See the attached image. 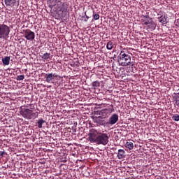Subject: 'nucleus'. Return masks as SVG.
Instances as JSON below:
<instances>
[{"label":"nucleus","instance_id":"2f4dec72","mask_svg":"<svg viewBox=\"0 0 179 179\" xmlns=\"http://www.w3.org/2000/svg\"><path fill=\"white\" fill-rule=\"evenodd\" d=\"M99 48V46H98V48Z\"/></svg>","mask_w":179,"mask_h":179},{"label":"nucleus","instance_id":"4be33fe9","mask_svg":"<svg viewBox=\"0 0 179 179\" xmlns=\"http://www.w3.org/2000/svg\"><path fill=\"white\" fill-rule=\"evenodd\" d=\"M143 22L145 23V22H148V20H152V18L149 17L148 15L144 16V20H142Z\"/></svg>","mask_w":179,"mask_h":179},{"label":"nucleus","instance_id":"c85d7f7f","mask_svg":"<svg viewBox=\"0 0 179 179\" xmlns=\"http://www.w3.org/2000/svg\"><path fill=\"white\" fill-rule=\"evenodd\" d=\"M83 48H85V47H86V46L83 45Z\"/></svg>","mask_w":179,"mask_h":179},{"label":"nucleus","instance_id":"a211bd4d","mask_svg":"<svg viewBox=\"0 0 179 179\" xmlns=\"http://www.w3.org/2000/svg\"><path fill=\"white\" fill-rule=\"evenodd\" d=\"M125 148H127L129 150H132L134 149V143L131 141H127L125 143Z\"/></svg>","mask_w":179,"mask_h":179},{"label":"nucleus","instance_id":"6e6552de","mask_svg":"<svg viewBox=\"0 0 179 179\" xmlns=\"http://www.w3.org/2000/svg\"><path fill=\"white\" fill-rule=\"evenodd\" d=\"M23 31L25 38H27V40H30L31 41H33V40L36 37V34H34V32L30 29H25Z\"/></svg>","mask_w":179,"mask_h":179},{"label":"nucleus","instance_id":"c756f323","mask_svg":"<svg viewBox=\"0 0 179 179\" xmlns=\"http://www.w3.org/2000/svg\"><path fill=\"white\" fill-rule=\"evenodd\" d=\"M3 155V152L1 153V156Z\"/></svg>","mask_w":179,"mask_h":179},{"label":"nucleus","instance_id":"aec40b11","mask_svg":"<svg viewBox=\"0 0 179 179\" xmlns=\"http://www.w3.org/2000/svg\"><path fill=\"white\" fill-rule=\"evenodd\" d=\"M172 120H173V121L178 122V121H179V115H178V114H174V115H173V116H172Z\"/></svg>","mask_w":179,"mask_h":179},{"label":"nucleus","instance_id":"5701e85b","mask_svg":"<svg viewBox=\"0 0 179 179\" xmlns=\"http://www.w3.org/2000/svg\"><path fill=\"white\" fill-rule=\"evenodd\" d=\"M24 75L17 76L16 78L17 80H24Z\"/></svg>","mask_w":179,"mask_h":179},{"label":"nucleus","instance_id":"4468645a","mask_svg":"<svg viewBox=\"0 0 179 179\" xmlns=\"http://www.w3.org/2000/svg\"><path fill=\"white\" fill-rule=\"evenodd\" d=\"M126 156L127 155H126L125 150L122 149L118 150L117 155V159H119L120 160H122V159H125Z\"/></svg>","mask_w":179,"mask_h":179},{"label":"nucleus","instance_id":"b1692460","mask_svg":"<svg viewBox=\"0 0 179 179\" xmlns=\"http://www.w3.org/2000/svg\"><path fill=\"white\" fill-rule=\"evenodd\" d=\"M93 17L94 19V20H99V19H100V15L96 13L93 15Z\"/></svg>","mask_w":179,"mask_h":179},{"label":"nucleus","instance_id":"1a4fd4ad","mask_svg":"<svg viewBox=\"0 0 179 179\" xmlns=\"http://www.w3.org/2000/svg\"><path fill=\"white\" fill-rule=\"evenodd\" d=\"M4 3L7 8H17L20 5V1L17 0H4Z\"/></svg>","mask_w":179,"mask_h":179},{"label":"nucleus","instance_id":"2eb2a0df","mask_svg":"<svg viewBox=\"0 0 179 179\" xmlns=\"http://www.w3.org/2000/svg\"><path fill=\"white\" fill-rule=\"evenodd\" d=\"M167 19H169L167 14L162 15L159 17V22L162 24H167Z\"/></svg>","mask_w":179,"mask_h":179},{"label":"nucleus","instance_id":"f3484780","mask_svg":"<svg viewBox=\"0 0 179 179\" xmlns=\"http://www.w3.org/2000/svg\"><path fill=\"white\" fill-rule=\"evenodd\" d=\"M43 124H45V120L43 118H40L36 122L38 128H43Z\"/></svg>","mask_w":179,"mask_h":179},{"label":"nucleus","instance_id":"f257e3e1","mask_svg":"<svg viewBox=\"0 0 179 179\" xmlns=\"http://www.w3.org/2000/svg\"><path fill=\"white\" fill-rule=\"evenodd\" d=\"M48 2L51 6H57L59 12L62 13H68V4L67 3L62 2V0H48Z\"/></svg>","mask_w":179,"mask_h":179},{"label":"nucleus","instance_id":"412c9836","mask_svg":"<svg viewBox=\"0 0 179 179\" xmlns=\"http://www.w3.org/2000/svg\"><path fill=\"white\" fill-rule=\"evenodd\" d=\"M50 55H50V53H45V54L43 55L42 58H43V59H49Z\"/></svg>","mask_w":179,"mask_h":179},{"label":"nucleus","instance_id":"39448f33","mask_svg":"<svg viewBox=\"0 0 179 179\" xmlns=\"http://www.w3.org/2000/svg\"><path fill=\"white\" fill-rule=\"evenodd\" d=\"M108 134L106 133H99L95 143H96V145H103V146H106V145L108 143Z\"/></svg>","mask_w":179,"mask_h":179},{"label":"nucleus","instance_id":"0eeeda50","mask_svg":"<svg viewBox=\"0 0 179 179\" xmlns=\"http://www.w3.org/2000/svg\"><path fill=\"white\" fill-rule=\"evenodd\" d=\"M9 33H10V29L8 25L5 24H0V38H5V37H8V36H9Z\"/></svg>","mask_w":179,"mask_h":179},{"label":"nucleus","instance_id":"423d86ee","mask_svg":"<svg viewBox=\"0 0 179 179\" xmlns=\"http://www.w3.org/2000/svg\"><path fill=\"white\" fill-rule=\"evenodd\" d=\"M100 133L94 129H92L90 130V132L88 133V141L90 142V143H96V141H97V138H99V135Z\"/></svg>","mask_w":179,"mask_h":179},{"label":"nucleus","instance_id":"ddd939ff","mask_svg":"<svg viewBox=\"0 0 179 179\" xmlns=\"http://www.w3.org/2000/svg\"><path fill=\"white\" fill-rule=\"evenodd\" d=\"M145 26H148V29H150L151 31L156 29V23L154 22L153 20L144 22Z\"/></svg>","mask_w":179,"mask_h":179},{"label":"nucleus","instance_id":"9d476101","mask_svg":"<svg viewBox=\"0 0 179 179\" xmlns=\"http://www.w3.org/2000/svg\"><path fill=\"white\" fill-rule=\"evenodd\" d=\"M103 117L101 116L95 117L93 118L94 123L97 125V127H101L107 125V122L106 120H102Z\"/></svg>","mask_w":179,"mask_h":179},{"label":"nucleus","instance_id":"dca6fc26","mask_svg":"<svg viewBox=\"0 0 179 179\" xmlns=\"http://www.w3.org/2000/svg\"><path fill=\"white\" fill-rule=\"evenodd\" d=\"M10 62V57H5L4 58L2 59V63L3 66H6L9 65Z\"/></svg>","mask_w":179,"mask_h":179},{"label":"nucleus","instance_id":"f03ea898","mask_svg":"<svg viewBox=\"0 0 179 179\" xmlns=\"http://www.w3.org/2000/svg\"><path fill=\"white\" fill-rule=\"evenodd\" d=\"M131 55L128 52H121L117 56V62L121 66H128L131 65Z\"/></svg>","mask_w":179,"mask_h":179},{"label":"nucleus","instance_id":"393cba45","mask_svg":"<svg viewBox=\"0 0 179 179\" xmlns=\"http://www.w3.org/2000/svg\"><path fill=\"white\" fill-rule=\"evenodd\" d=\"M107 50H113V45H106Z\"/></svg>","mask_w":179,"mask_h":179},{"label":"nucleus","instance_id":"20e7f679","mask_svg":"<svg viewBox=\"0 0 179 179\" xmlns=\"http://www.w3.org/2000/svg\"><path fill=\"white\" fill-rule=\"evenodd\" d=\"M113 111H114V106L113 105H110L107 106L106 108H103L98 111V114L99 115H100V117H101V118L106 119L110 117Z\"/></svg>","mask_w":179,"mask_h":179},{"label":"nucleus","instance_id":"7ed1b4c3","mask_svg":"<svg viewBox=\"0 0 179 179\" xmlns=\"http://www.w3.org/2000/svg\"><path fill=\"white\" fill-rule=\"evenodd\" d=\"M20 114L27 120H36L38 117V112L34 113L32 110L23 108H20Z\"/></svg>","mask_w":179,"mask_h":179},{"label":"nucleus","instance_id":"f8f14e48","mask_svg":"<svg viewBox=\"0 0 179 179\" xmlns=\"http://www.w3.org/2000/svg\"><path fill=\"white\" fill-rule=\"evenodd\" d=\"M118 122V115L116 113H114L109 118V121L106 122V124H110L114 125L115 124H117Z\"/></svg>","mask_w":179,"mask_h":179},{"label":"nucleus","instance_id":"6ab92c4d","mask_svg":"<svg viewBox=\"0 0 179 179\" xmlns=\"http://www.w3.org/2000/svg\"><path fill=\"white\" fill-rule=\"evenodd\" d=\"M92 87H100V82L99 81H94L92 84Z\"/></svg>","mask_w":179,"mask_h":179},{"label":"nucleus","instance_id":"bb28decb","mask_svg":"<svg viewBox=\"0 0 179 179\" xmlns=\"http://www.w3.org/2000/svg\"><path fill=\"white\" fill-rule=\"evenodd\" d=\"M87 20H85V22H87V19H89L88 16H86Z\"/></svg>","mask_w":179,"mask_h":179},{"label":"nucleus","instance_id":"a878e982","mask_svg":"<svg viewBox=\"0 0 179 179\" xmlns=\"http://www.w3.org/2000/svg\"><path fill=\"white\" fill-rule=\"evenodd\" d=\"M106 45H113V43L111 41H109L107 43Z\"/></svg>","mask_w":179,"mask_h":179},{"label":"nucleus","instance_id":"cd10ccee","mask_svg":"<svg viewBox=\"0 0 179 179\" xmlns=\"http://www.w3.org/2000/svg\"><path fill=\"white\" fill-rule=\"evenodd\" d=\"M63 163H66V160L62 161Z\"/></svg>","mask_w":179,"mask_h":179},{"label":"nucleus","instance_id":"7c9ffc66","mask_svg":"<svg viewBox=\"0 0 179 179\" xmlns=\"http://www.w3.org/2000/svg\"><path fill=\"white\" fill-rule=\"evenodd\" d=\"M99 48V46H98V48Z\"/></svg>","mask_w":179,"mask_h":179},{"label":"nucleus","instance_id":"9b49d317","mask_svg":"<svg viewBox=\"0 0 179 179\" xmlns=\"http://www.w3.org/2000/svg\"><path fill=\"white\" fill-rule=\"evenodd\" d=\"M45 78L47 83H51V81L53 80L54 78H61V76H58L57 73H50L45 74Z\"/></svg>","mask_w":179,"mask_h":179}]
</instances>
